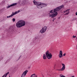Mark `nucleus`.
I'll return each instance as SVG.
<instances>
[{
	"label": "nucleus",
	"mask_w": 77,
	"mask_h": 77,
	"mask_svg": "<svg viewBox=\"0 0 77 77\" xmlns=\"http://www.w3.org/2000/svg\"><path fill=\"white\" fill-rule=\"evenodd\" d=\"M26 23L25 21L23 20H20L18 22L16 23V26L18 28H20V27H21L23 26H24Z\"/></svg>",
	"instance_id": "2"
},
{
	"label": "nucleus",
	"mask_w": 77,
	"mask_h": 77,
	"mask_svg": "<svg viewBox=\"0 0 77 77\" xmlns=\"http://www.w3.org/2000/svg\"><path fill=\"white\" fill-rule=\"evenodd\" d=\"M36 2H35V1H33V3H36Z\"/></svg>",
	"instance_id": "26"
},
{
	"label": "nucleus",
	"mask_w": 77,
	"mask_h": 77,
	"mask_svg": "<svg viewBox=\"0 0 77 77\" xmlns=\"http://www.w3.org/2000/svg\"><path fill=\"white\" fill-rule=\"evenodd\" d=\"M17 14V11H16L14 13V12H13L12 13V14L11 15H13V16H14V15H15Z\"/></svg>",
	"instance_id": "12"
},
{
	"label": "nucleus",
	"mask_w": 77,
	"mask_h": 77,
	"mask_svg": "<svg viewBox=\"0 0 77 77\" xmlns=\"http://www.w3.org/2000/svg\"><path fill=\"white\" fill-rule=\"evenodd\" d=\"M64 7V5H63L58 7H57V8L54 9V10H52L50 11V13H49V15H50V17H51L52 18L55 17L57 15V12L60 11Z\"/></svg>",
	"instance_id": "1"
},
{
	"label": "nucleus",
	"mask_w": 77,
	"mask_h": 77,
	"mask_svg": "<svg viewBox=\"0 0 77 77\" xmlns=\"http://www.w3.org/2000/svg\"><path fill=\"white\" fill-rule=\"evenodd\" d=\"M62 64L63 67L60 70H58V71H64V70H65V65L64 64L62 63Z\"/></svg>",
	"instance_id": "7"
},
{
	"label": "nucleus",
	"mask_w": 77,
	"mask_h": 77,
	"mask_svg": "<svg viewBox=\"0 0 77 77\" xmlns=\"http://www.w3.org/2000/svg\"><path fill=\"white\" fill-rule=\"evenodd\" d=\"M34 77H37V76L36 75H35L34 76Z\"/></svg>",
	"instance_id": "27"
},
{
	"label": "nucleus",
	"mask_w": 77,
	"mask_h": 77,
	"mask_svg": "<svg viewBox=\"0 0 77 77\" xmlns=\"http://www.w3.org/2000/svg\"><path fill=\"white\" fill-rule=\"evenodd\" d=\"M47 29V26H44L43 28H42V29L40 30V32L42 33H44L45 31H46V30Z\"/></svg>",
	"instance_id": "4"
},
{
	"label": "nucleus",
	"mask_w": 77,
	"mask_h": 77,
	"mask_svg": "<svg viewBox=\"0 0 77 77\" xmlns=\"http://www.w3.org/2000/svg\"><path fill=\"white\" fill-rule=\"evenodd\" d=\"M75 18H73V21H75Z\"/></svg>",
	"instance_id": "24"
},
{
	"label": "nucleus",
	"mask_w": 77,
	"mask_h": 77,
	"mask_svg": "<svg viewBox=\"0 0 77 77\" xmlns=\"http://www.w3.org/2000/svg\"><path fill=\"white\" fill-rule=\"evenodd\" d=\"M46 6H47V5L43 3H42L41 6H38V8L39 9H41L42 8H44V7H46Z\"/></svg>",
	"instance_id": "5"
},
{
	"label": "nucleus",
	"mask_w": 77,
	"mask_h": 77,
	"mask_svg": "<svg viewBox=\"0 0 77 77\" xmlns=\"http://www.w3.org/2000/svg\"><path fill=\"white\" fill-rule=\"evenodd\" d=\"M65 55H66V53H64V54H63V56H65Z\"/></svg>",
	"instance_id": "23"
},
{
	"label": "nucleus",
	"mask_w": 77,
	"mask_h": 77,
	"mask_svg": "<svg viewBox=\"0 0 77 77\" xmlns=\"http://www.w3.org/2000/svg\"><path fill=\"white\" fill-rule=\"evenodd\" d=\"M76 15H77V11L75 13Z\"/></svg>",
	"instance_id": "29"
},
{
	"label": "nucleus",
	"mask_w": 77,
	"mask_h": 77,
	"mask_svg": "<svg viewBox=\"0 0 77 77\" xmlns=\"http://www.w3.org/2000/svg\"><path fill=\"white\" fill-rule=\"evenodd\" d=\"M76 39H77V37H76Z\"/></svg>",
	"instance_id": "38"
},
{
	"label": "nucleus",
	"mask_w": 77,
	"mask_h": 77,
	"mask_svg": "<svg viewBox=\"0 0 77 77\" xmlns=\"http://www.w3.org/2000/svg\"><path fill=\"white\" fill-rule=\"evenodd\" d=\"M76 48H77V45H76Z\"/></svg>",
	"instance_id": "36"
},
{
	"label": "nucleus",
	"mask_w": 77,
	"mask_h": 77,
	"mask_svg": "<svg viewBox=\"0 0 77 77\" xmlns=\"http://www.w3.org/2000/svg\"><path fill=\"white\" fill-rule=\"evenodd\" d=\"M12 21L13 22H15V19L13 18L12 20Z\"/></svg>",
	"instance_id": "15"
},
{
	"label": "nucleus",
	"mask_w": 77,
	"mask_h": 77,
	"mask_svg": "<svg viewBox=\"0 0 77 77\" xmlns=\"http://www.w3.org/2000/svg\"><path fill=\"white\" fill-rule=\"evenodd\" d=\"M27 72H28V70H26L24 72H23L22 75L21 76V77H24L26 76V74H27Z\"/></svg>",
	"instance_id": "6"
},
{
	"label": "nucleus",
	"mask_w": 77,
	"mask_h": 77,
	"mask_svg": "<svg viewBox=\"0 0 77 77\" xmlns=\"http://www.w3.org/2000/svg\"><path fill=\"white\" fill-rule=\"evenodd\" d=\"M71 77H74V76H71Z\"/></svg>",
	"instance_id": "33"
},
{
	"label": "nucleus",
	"mask_w": 77,
	"mask_h": 77,
	"mask_svg": "<svg viewBox=\"0 0 77 77\" xmlns=\"http://www.w3.org/2000/svg\"><path fill=\"white\" fill-rule=\"evenodd\" d=\"M13 17V15H12V14H11V15H10V16H7V18H11V17Z\"/></svg>",
	"instance_id": "13"
},
{
	"label": "nucleus",
	"mask_w": 77,
	"mask_h": 77,
	"mask_svg": "<svg viewBox=\"0 0 77 77\" xmlns=\"http://www.w3.org/2000/svg\"><path fill=\"white\" fill-rule=\"evenodd\" d=\"M67 11H66H66H64V13H66V12H67Z\"/></svg>",
	"instance_id": "28"
},
{
	"label": "nucleus",
	"mask_w": 77,
	"mask_h": 77,
	"mask_svg": "<svg viewBox=\"0 0 77 77\" xmlns=\"http://www.w3.org/2000/svg\"><path fill=\"white\" fill-rule=\"evenodd\" d=\"M53 20H56V18H53Z\"/></svg>",
	"instance_id": "30"
},
{
	"label": "nucleus",
	"mask_w": 77,
	"mask_h": 77,
	"mask_svg": "<svg viewBox=\"0 0 77 77\" xmlns=\"http://www.w3.org/2000/svg\"><path fill=\"white\" fill-rule=\"evenodd\" d=\"M2 77H6V75H4Z\"/></svg>",
	"instance_id": "21"
},
{
	"label": "nucleus",
	"mask_w": 77,
	"mask_h": 77,
	"mask_svg": "<svg viewBox=\"0 0 77 77\" xmlns=\"http://www.w3.org/2000/svg\"><path fill=\"white\" fill-rule=\"evenodd\" d=\"M69 10H70L69 9H68L66 10V11L67 12H68V11H69Z\"/></svg>",
	"instance_id": "20"
},
{
	"label": "nucleus",
	"mask_w": 77,
	"mask_h": 77,
	"mask_svg": "<svg viewBox=\"0 0 77 77\" xmlns=\"http://www.w3.org/2000/svg\"><path fill=\"white\" fill-rule=\"evenodd\" d=\"M71 21H74L73 18L71 20H70Z\"/></svg>",
	"instance_id": "22"
},
{
	"label": "nucleus",
	"mask_w": 77,
	"mask_h": 77,
	"mask_svg": "<svg viewBox=\"0 0 77 77\" xmlns=\"http://www.w3.org/2000/svg\"><path fill=\"white\" fill-rule=\"evenodd\" d=\"M21 57V56H20L18 60H19V59H20V58Z\"/></svg>",
	"instance_id": "25"
},
{
	"label": "nucleus",
	"mask_w": 77,
	"mask_h": 77,
	"mask_svg": "<svg viewBox=\"0 0 77 77\" xmlns=\"http://www.w3.org/2000/svg\"><path fill=\"white\" fill-rule=\"evenodd\" d=\"M54 20L53 19V20H52V21H53V22H54Z\"/></svg>",
	"instance_id": "32"
},
{
	"label": "nucleus",
	"mask_w": 77,
	"mask_h": 77,
	"mask_svg": "<svg viewBox=\"0 0 77 77\" xmlns=\"http://www.w3.org/2000/svg\"><path fill=\"white\" fill-rule=\"evenodd\" d=\"M35 75V74H33L30 77H33V75Z\"/></svg>",
	"instance_id": "18"
},
{
	"label": "nucleus",
	"mask_w": 77,
	"mask_h": 77,
	"mask_svg": "<svg viewBox=\"0 0 77 77\" xmlns=\"http://www.w3.org/2000/svg\"><path fill=\"white\" fill-rule=\"evenodd\" d=\"M8 77H11L10 76H9Z\"/></svg>",
	"instance_id": "37"
},
{
	"label": "nucleus",
	"mask_w": 77,
	"mask_h": 77,
	"mask_svg": "<svg viewBox=\"0 0 77 77\" xmlns=\"http://www.w3.org/2000/svg\"><path fill=\"white\" fill-rule=\"evenodd\" d=\"M29 68H30V67H29Z\"/></svg>",
	"instance_id": "39"
},
{
	"label": "nucleus",
	"mask_w": 77,
	"mask_h": 77,
	"mask_svg": "<svg viewBox=\"0 0 77 77\" xmlns=\"http://www.w3.org/2000/svg\"><path fill=\"white\" fill-rule=\"evenodd\" d=\"M76 37V36H74V35L73 36V38H75Z\"/></svg>",
	"instance_id": "19"
},
{
	"label": "nucleus",
	"mask_w": 77,
	"mask_h": 77,
	"mask_svg": "<svg viewBox=\"0 0 77 77\" xmlns=\"http://www.w3.org/2000/svg\"><path fill=\"white\" fill-rule=\"evenodd\" d=\"M17 4V3H14L13 4H12L11 5H10L8 6L7 7V8L8 9V8H11V7H12V6H15V5H16Z\"/></svg>",
	"instance_id": "9"
},
{
	"label": "nucleus",
	"mask_w": 77,
	"mask_h": 77,
	"mask_svg": "<svg viewBox=\"0 0 77 77\" xmlns=\"http://www.w3.org/2000/svg\"><path fill=\"white\" fill-rule=\"evenodd\" d=\"M36 39V38H35V39Z\"/></svg>",
	"instance_id": "35"
},
{
	"label": "nucleus",
	"mask_w": 77,
	"mask_h": 77,
	"mask_svg": "<svg viewBox=\"0 0 77 77\" xmlns=\"http://www.w3.org/2000/svg\"><path fill=\"white\" fill-rule=\"evenodd\" d=\"M58 19H60V17H58Z\"/></svg>",
	"instance_id": "34"
},
{
	"label": "nucleus",
	"mask_w": 77,
	"mask_h": 77,
	"mask_svg": "<svg viewBox=\"0 0 77 77\" xmlns=\"http://www.w3.org/2000/svg\"><path fill=\"white\" fill-rule=\"evenodd\" d=\"M36 3H37L36 6H37V8L38 6H41L42 4V3L39 2H37Z\"/></svg>",
	"instance_id": "10"
},
{
	"label": "nucleus",
	"mask_w": 77,
	"mask_h": 77,
	"mask_svg": "<svg viewBox=\"0 0 77 77\" xmlns=\"http://www.w3.org/2000/svg\"><path fill=\"white\" fill-rule=\"evenodd\" d=\"M9 74V72H8L6 74H5V77H7V75H8V74Z\"/></svg>",
	"instance_id": "14"
},
{
	"label": "nucleus",
	"mask_w": 77,
	"mask_h": 77,
	"mask_svg": "<svg viewBox=\"0 0 77 77\" xmlns=\"http://www.w3.org/2000/svg\"><path fill=\"white\" fill-rule=\"evenodd\" d=\"M62 54V51H60V54L58 55L60 58H61V57H63V54Z\"/></svg>",
	"instance_id": "8"
},
{
	"label": "nucleus",
	"mask_w": 77,
	"mask_h": 77,
	"mask_svg": "<svg viewBox=\"0 0 77 77\" xmlns=\"http://www.w3.org/2000/svg\"><path fill=\"white\" fill-rule=\"evenodd\" d=\"M43 57L44 59L45 60L47 59V56L45 55V54H44Z\"/></svg>",
	"instance_id": "11"
},
{
	"label": "nucleus",
	"mask_w": 77,
	"mask_h": 77,
	"mask_svg": "<svg viewBox=\"0 0 77 77\" xmlns=\"http://www.w3.org/2000/svg\"><path fill=\"white\" fill-rule=\"evenodd\" d=\"M37 3V2L35 3H34V5H37V3Z\"/></svg>",
	"instance_id": "17"
},
{
	"label": "nucleus",
	"mask_w": 77,
	"mask_h": 77,
	"mask_svg": "<svg viewBox=\"0 0 77 77\" xmlns=\"http://www.w3.org/2000/svg\"><path fill=\"white\" fill-rule=\"evenodd\" d=\"M46 57L48 59H50L52 58V54L50 53H49L48 51H47L46 52Z\"/></svg>",
	"instance_id": "3"
},
{
	"label": "nucleus",
	"mask_w": 77,
	"mask_h": 77,
	"mask_svg": "<svg viewBox=\"0 0 77 77\" xmlns=\"http://www.w3.org/2000/svg\"><path fill=\"white\" fill-rule=\"evenodd\" d=\"M75 20H76V21H77V19L75 18Z\"/></svg>",
	"instance_id": "31"
},
{
	"label": "nucleus",
	"mask_w": 77,
	"mask_h": 77,
	"mask_svg": "<svg viewBox=\"0 0 77 77\" xmlns=\"http://www.w3.org/2000/svg\"><path fill=\"white\" fill-rule=\"evenodd\" d=\"M69 11H68V12H67V13H66V14H65V15H68V14H69Z\"/></svg>",
	"instance_id": "16"
}]
</instances>
